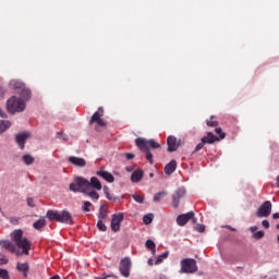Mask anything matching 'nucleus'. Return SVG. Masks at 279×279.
I'll list each match as a JSON object with an SVG mask.
<instances>
[{"label": "nucleus", "mask_w": 279, "mask_h": 279, "mask_svg": "<svg viewBox=\"0 0 279 279\" xmlns=\"http://www.w3.org/2000/svg\"><path fill=\"white\" fill-rule=\"evenodd\" d=\"M50 279H60V276L54 275L53 277H51Z\"/></svg>", "instance_id": "obj_54"}, {"label": "nucleus", "mask_w": 279, "mask_h": 279, "mask_svg": "<svg viewBox=\"0 0 279 279\" xmlns=\"http://www.w3.org/2000/svg\"><path fill=\"white\" fill-rule=\"evenodd\" d=\"M178 169V162L175 160H171L169 163L165 167V173L166 175H171Z\"/></svg>", "instance_id": "obj_20"}, {"label": "nucleus", "mask_w": 279, "mask_h": 279, "mask_svg": "<svg viewBox=\"0 0 279 279\" xmlns=\"http://www.w3.org/2000/svg\"><path fill=\"white\" fill-rule=\"evenodd\" d=\"M149 178H154V173H150V174H149Z\"/></svg>", "instance_id": "obj_58"}, {"label": "nucleus", "mask_w": 279, "mask_h": 279, "mask_svg": "<svg viewBox=\"0 0 279 279\" xmlns=\"http://www.w3.org/2000/svg\"><path fill=\"white\" fill-rule=\"evenodd\" d=\"M162 197H167V192H158L154 195V202H160Z\"/></svg>", "instance_id": "obj_33"}, {"label": "nucleus", "mask_w": 279, "mask_h": 279, "mask_svg": "<svg viewBox=\"0 0 279 279\" xmlns=\"http://www.w3.org/2000/svg\"><path fill=\"white\" fill-rule=\"evenodd\" d=\"M184 195H186V189L184 187H179L173 196H172V204L174 206V208H178V206H180V199H182V197H184Z\"/></svg>", "instance_id": "obj_11"}, {"label": "nucleus", "mask_w": 279, "mask_h": 279, "mask_svg": "<svg viewBox=\"0 0 279 279\" xmlns=\"http://www.w3.org/2000/svg\"><path fill=\"white\" fill-rule=\"evenodd\" d=\"M262 226L266 229H269V220H263Z\"/></svg>", "instance_id": "obj_48"}, {"label": "nucleus", "mask_w": 279, "mask_h": 279, "mask_svg": "<svg viewBox=\"0 0 279 279\" xmlns=\"http://www.w3.org/2000/svg\"><path fill=\"white\" fill-rule=\"evenodd\" d=\"M132 197L135 202H137V204H143V202H145V196L141 194H133Z\"/></svg>", "instance_id": "obj_34"}, {"label": "nucleus", "mask_w": 279, "mask_h": 279, "mask_svg": "<svg viewBox=\"0 0 279 279\" xmlns=\"http://www.w3.org/2000/svg\"><path fill=\"white\" fill-rule=\"evenodd\" d=\"M0 247H3L4 250H8L12 254H16L17 256L20 254L19 250H16V245L10 242V240H1Z\"/></svg>", "instance_id": "obj_15"}, {"label": "nucleus", "mask_w": 279, "mask_h": 279, "mask_svg": "<svg viewBox=\"0 0 279 279\" xmlns=\"http://www.w3.org/2000/svg\"><path fill=\"white\" fill-rule=\"evenodd\" d=\"M27 206H31V208H34L36 206L34 198H27Z\"/></svg>", "instance_id": "obj_45"}, {"label": "nucleus", "mask_w": 279, "mask_h": 279, "mask_svg": "<svg viewBox=\"0 0 279 279\" xmlns=\"http://www.w3.org/2000/svg\"><path fill=\"white\" fill-rule=\"evenodd\" d=\"M135 145L142 151H149V149H160V144L156 142V140H145L143 137H138L135 140Z\"/></svg>", "instance_id": "obj_3"}, {"label": "nucleus", "mask_w": 279, "mask_h": 279, "mask_svg": "<svg viewBox=\"0 0 279 279\" xmlns=\"http://www.w3.org/2000/svg\"><path fill=\"white\" fill-rule=\"evenodd\" d=\"M0 278L1 279H10V272L7 269H0Z\"/></svg>", "instance_id": "obj_38"}, {"label": "nucleus", "mask_w": 279, "mask_h": 279, "mask_svg": "<svg viewBox=\"0 0 279 279\" xmlns=\"http://www.w3.org/2000/svg\"><path fill=\"white\" fill-rule=\"evenodd\" d=\"M144 172L142 169H137L131 174V182H141L143 180Z\"/></svg>", "instance_id": "obj_21"}, {"label": "nucleus", "mask_w": 279, "mask_h": 279, "mask_svg": "<svg viewBox=\"0 0 279 279\" xmlns=\"http://www.w3.org/2000/svg\"><path fill=\"white\" fill-rule=\"evenodd\" d=\"M159 279H167V277H165V276H161Z\"/></svg>", "instance_id": "obj_57"}, {"label": "nucleus", "mask_w": 279, "mask_h": 279, "mask_svg": "<svg viewBox=\"0 0 279 279\" xmlns=\"http://www.w3.org/2000/svg\"><path fill=\"white\" fill-rule=\"evenodd\" d=\"M101 117H104V108L99 107L98 110L93 114L89 123H97L99 128H106V121H104Z\"/></svg>", "instance_id": "obj_10"}, {"label": "nucleus", "mask_w": 279, "mask_h": 279, "mask_svg": "<svg viewBox=\"0 0 279 279\" xmlns=\"http://www.w3.org/2000/svg\"><path fill=\"white\" fill-rule=\"evenodd\" d=\"M97 228L100 230V232H106L108 230V227H106V223H104V220H98Z\"/></svg>", "instance_id": "obj_35"}, {"label": "nucleus", "mask_w": 279, "mask_h": 279, "mask_svg": "<svg viewBox=\"0 0 279 279\" xmlns=\"http://www.w3.org/2000/svg\"><path fill=\"white\" fill-rule=\"evenodd\" d=\"M168 151H178L180 147V142H178V137L170 135L167 138Z\"/></svg>", "instance_id": "obj_13"}, {"label": "nucleus", "mask_w": 279, "mask_h": 279, "mask_svg": "<svg viewBox=\"0 0 279 279\" xmlns=\"http://www.w3.org/2000/svg\"><path fill=\"white\" fill-rule=\"evenodd\" d=\"M202 141L205 144L207 143L208 145H213V143H216V141H219V138H217V136H215L213 133H207V136H204Z\"/></svg>", "instance_id": "obj_24"}, {"label": "nucleus", "mask_w": 279, "mask_h": 279, "mask_svg": "<svg viewBox=\"0 0 279 279\" xmlns=\"http://www.w3.org/2000/svg\"><path fill=\"white\" fill-rule=\"evenodd\" d=\"M148 264L153 265L151 259L148 260Z\"/></svg>", "instance_id": "obj_59"}, {"label": "nucleus", "mask_w": 279, "mask_h": 279, "mask_svg": "<svg viewBox=\"0 0 279 279\" xmlns=\"http://www.w3.org/2000/svg\"><path fill=\"white\" fill-rule=\"evenodd\" d=\"M207 125L209 128H217V122H215V121H207Z\"/></svg>", "instance_id": "obj_47"}, {"label": "nucleus", "mask_w": 279, "mask_h": 279, "mask_svg": "<svg viewBox=\"0 0 279 279\" xmlns=\"http://www.w3.org/2000/svg\"><path fill=\"white\" fill-rule=\"evenodd\" d=\"M277 240H278V243H279V235H278Z\"/></svg>", "instance_id": "obj_61"}, {"label": "nucleus", "mask_w": 279, "mask_h": 279, "mask_svg": "<svg viewBox=\"0 0 279 279\" xmlns=\"http://www.w3.org/2000/svg\"><path fill=\"white\" fill-rule=\"evenodd\" d=\"M113 275H106V274H102L100 277H95V279H107V278H112Z\"/></svg>", "instance_id": "obj_46"}, {"label": "nucleus", "mask_w": 279, "mask_h": 279, "mask_svg": "<svg viewBox=\"0 0 279 279\" xmlns=\"http://www.w3.org/2000/svg\"><path fill=\"white\" fill-rule=\"evenodd\" d=\"M204 145H206V144H205L204 141L202 140V142L196 145L194 151H201V149H204Z\"/></svg>", "instance_id": "obj_42"}, {"label": "nucleus", "mask_w": 279, "mask_h": 279, "mask_svg": "<svg viewBox=\"0 0 279 279\" xmlns=\"http://www.w3.org/2000/svg\"><path fill=\"white\" fill-rule=\"evenodd\" d=\"M197 271V262L193 258L181 260V274H195Z\"/></svg>", "instance_id": "obj_5"}, {"label": "nucleus", "mask_w": 279, "mask_h": 279, "mask_svg": "<svg viewBox=\"0 0 279 279\" xmlns=\"http://www.w3.org/2000/svg\"><path fill=\"white\" fill-rule=\"evenodd\" d=\"M254 239H263L265 236V231H257L253 234Z\"/></svg>", "instance_id": "obj_40"}, {"label": "nucleus", "mask_w": 279, "mask_h": 279, "mask_svg": "<svg viewBox=\"0 0 279 279\" xmlns=\"http://www.w3.org/2000/svg\"><path fill=\"white\" fill-rule=\"evenodd\" d=\"M195 230L196 232H204L206 230V227L204 225H196Z\"/></svg>", "instance_id": "obj_43"}, {"label": "nucleus", "mask_w": 279, "mask_h": 279, "mask_svg": "<svg viewBox=\"0 0 279 279\" xmlns=\"http://www.w3.org/2000/svg\"><path fill=\"white\" fill-rule=\"evenodd\" d=\"M69 162H71V165H74V167H86V159L84 158L71 156L69 157Z\"/></svg>", "instance_id": "obj_18"}, {"label": "nucleus", "mask_w": 279, "mask_h": 279, "mask_svg": "<svg viewBox=\"0 0 279 279\" xmlns=\"http://www.w3.org/2000/svg\"><path fill=\"white\" fill-rule=\"evenodd\" d=\"M96 175H98V178H102V180H105V182H108L109 184H112V182H114V175L106 170L96 171Z\"/></svg>", "instance_id": "obj_16"}, {"label": "nucleus", "mask_w": 279, "mask_h": 279, "mask_svg": "<svg viewBox=\"0 0 279 279\" xmlns=\"http://www.w3.org/2000/svg\"><path fill=\"white\" fill-rule=\"evenodd\" d=\"M106 217H108V210H106L105 206H101L98 219H99V221H104V219H106Z\"/></svg>", "instance_id": "obj_28"}, {"label": "nucleus", "mask_w": 279, "mask_h": 279, "mask_svg": "<svg viewBox=\"0 0 279 279\" xmlns=\"http://www.w3.org/2000/svg\"><path fill=\"white\" fill-rule=\"evenodd\" d=\"M27 101H29V98H27V96H13L7 101V110L11 114H14L16 112H23V110L27 108Z\"/></svg>", "instance_id": "obj_2"}, {"label": "nucleus", "mask_w": 279, "mask_h": 279, "mask_svg": "<svg viewBox=\"0 0 279 279\" xmlns=\"http://www.w3.org/2000/svg\"><path fill=\"white\" fill-rule=\"evenodd\" d=\"M256 215L259 218L269 217V215H271V202L270 201L264 202L257 209Z\"/></svg>", "instance_id": "obj_9"}, {"label": "nucleus", "mask_w": 279, "mask_h": 279, "mask_svg": "<svg viewBox=\"0 0 279 279\" xmlns=\"http://www.w3.org/2000/svg\"><path fill=\"white\" fill-rule=\"evenodd\" d=\"M277 187L279 189V175L277 177Z\"/></svg>", "instance_id": "obj_55"}, {"label": "nucleus", "mask_w": 279, "mask_h": 279, "mask_svg": "<svg viewBox=\"0 0 279 279\" xmlns=\"http://www.w3.org/2000/svg\"><path fill=\"white\" fill-rule=\"evenodd\" d=\"M88 180L84 177H77L74 181L70 184V191L72 193H85L88 189Z\"/></svg>", "instance_id": "obj_4"}, {"label": "nucleus", "mask_w": 279, "mask_h": 279, "mask_svg": "<svg viewBox=\"0 0 279 279\" xmlns=\"http://www.w3.org/2000/svg\"><path fill=\"white\" fill-rule=\"evenodd\" d=\"M88 189H93L94 191H101L104 186L101 185V181H99L97 177H92L88 181Z\"/></svg>", "instance_id": "obj_17"}, {"label": "nucleus", "mask_w": 279, "mask_h": 279, "mask_svg": "<svg viewBox=\"0 0 279 279\" xmlns=\"http://www.w3.org/2000/svg\"><path fill=\"white\" fill-rule=\"evenodd\" d=\"M132 270V260L130 257L121 259L119 271L123 278H130V271Z\"/></svg>", "instance_id": "obj_7"}, {"label": "nucleus", "mask_w": 279, "mask_h": 279, "mask_svg": "<svg viewBox=\"0 0 279 279\" xmlns=\"http://www.w3.org/2000/svg\"><path fill=\"white\" fill-rule=\"evenodd\" d=\"M126 171H132V168H130V167H126Z\"/></svg>", "instance_id": "obj_56"}, {"label": "nucleus", "mask_w": 279, "mask_h": 279, "mask_svg": "<svg viewBox=\"0 0 279 279\" xmlns=\"http://www.w3.org/2000/svg\"><path fill=\"white\" fill-rule=\"evenodd\" d=\"M145 245L147 250H153V254L156 252V243L153 240H147Z\"/></svg>", "instance_id": "obj_32"}, {"label": "nucleus", "mask_w": 279, "mask_h": 279, "mask_svg": "<svg viewBox=\"0 0 279 279\" xmlns=\"http://www.w3.org/2000/svg\"><path fill=\"white\" fill-rule=\"evenodd\" d=\"M272 219H279V213H275V214L272 215Z\"/></svg>", "instance_id": "obj_51"}, {"label": "nucleus", "mask_w": 279, "mask_h": 279, "mask_svg": "<svg viewBox=\"0 0 279 279\" xmlns=\"http://www.w3.org/2000/svg\"><path fill=\"white\" fill-rule=\"evenodd\" d=\"M58 138H63V141H66V137H63L61 133L58 134Z\"/></svg>", "instance_id": "obj_53"}, {"label": "nucleus", "mask_w": 279, "mask_h": 279, "mask_svg": "<svg viewBox=\"0 0 279 279\" xmlns=\"http://www.w3.org/2000/svg\"><path fill=\"white\" fill-rule=\"evenodd\" d=\"M90 206H93V203L85 201L83 205V213H90Z\"/></svg>", "instance_id": "obj_36"}, {"label": "nucleus", "mask_w": 279, "mask_h": 279, "mask_svg": "<svg viewBox=\"0 0 279 279\" xmlns=\"http://www.w3.org/2000/svg\"><path fill=\"white\" fill-rule=\"evenodd\" d=\"M154 221V214H147L143 217V222L145 226H149Z\"/></svg>", "instance_id": "obj_29"}, {"label": "nucleus", "mask_w": 279, "mask_h": 279, "mask_svg": "<svg viewBox=\"0 0 279 279\" xmlns=\"http://www.w3.org/2000/svg\"><path fill=\"white\" fill-rule=\"evenodd\" d=\"M102 191H104L107 199H109V201L114 199V196H112V194H110V187H108V185H104Z\"/></svg>", "instance_id": "obj_30"}, {"label": "nucleus", "mask_w": 279, "mask_h": 279, "mask_svg": "<svg viewBox=\"0 0 279 279\" xmlns=\"http://www.w3.org/2000/svg\"><path fill=\"white\" fill-rule=\"evenodd\" d=\"M22 160H24V163L27 166L34 165V158L32 157V155H24L22 157Z\"/></svg>", "instance_id": "obj_31"}, {"label": "nucleus", "mask_w": 279, "mask_h": 279, "mask_svg": "<svg viewBox=\"0 0 279 279\" xmlns=\"http://www.w3.org/2000/svg\"><path fill=\"white\" fill-rule=\"evenodd\" d=\"M10 88H13L14 90H19L21 96H26V99H31L32 92L27 87H25V84L21 81L12 80L9 83Z\"/></svg>", "instance_id": "obj_6"}, {"label": "nucleus", "mask_w": 279, "mask_h": 279, "mask_svg": "<svg viewBox=\"0 0 279 279\" xmlns=\"http://www.w3.org/2000/svg\"><path fill=\"white\" fill-rule=\"evenodd\" d=\"M46 216L50 221H59L60 211L48 210Z\"/></svg>", "instance_id": "obj_25"}, {"label": "nucleus", "mask_w": 279, "mask_h": 279, "mask_svg": "<svg viewBox=\"0 0 279 279\" xmlns=\"http://www.w3.org/2000/svg\"><path fill=\"white\" fill-rule=\"evenodd\" d=\"M251 232L254 234L256 230H258V227L254 226L250 228Z\"/></svg>", "instance_id": "obj_50"}, {"label": "nucleus", "mask_w": 279, "mask_h": 279, "mask_svg": "<svg viewBox=\"0 0 279 279\" xmlns=\"http://www.w3.org/2000/svg\"><path fill=\"white\" fill-rule=\"evenodd\" d=\"M167 256H169V252H166V253L159 255L158 258H157V260L155 262V265H160V263H162V260H163L165 258H167Z\"/></svg>", "instance_id": "obj_37"}, {"label": "nucleus", "mask_w": 279, "mask_h": 279, "mask_svg": "<svg viewBox=\"0 0 279 279\" xmlns=\"http://www.w3.org/2000/svg\"><path fill=\"white\" fill-rule=\"evenodd\" d=\"M0 265H8V257L3 254H0Z\"/></svg>", "instance_id": "obj_41"}, {"label": "nucleus", "mask_w": 279, "mask_h": 279, "mask_svg": "<svg viewBox=\"0 0 279 279\" xmlns=\"http://www.w3.org/2000/svg\"><path fill=\"white\" fill-rule=\"evenodd\" d=\"M125 156H126V160L134 159V154H132V153H126Z\"/></svg>", "instance_id": "obj_49"}, {"label": "nucleus", "mask_w": 279, "mask_h": 279, "mask_svg": "<svg viewBox=\"0 0 279 279\" xmlns=\"http://www.w3.org/2000/svg\"><path fill=\"white\" fill-rule=\"evenodd\" d=\"M29 138V133H20L16 135V143L20 145L21 149H25V141Z\"/></svg>", "instance_id": "obj_19"}, {"label": "nucleus", "mask_w": 279, "mask_h": 279, "mask_svg": "<svg viewBox=\"0 0 279 279\" xmlns=\"http://www.w3.org/2000/svg\"><path fill=\"white\" fill-rule=\"evenodd\" d=\"M10 236L13 243H15L16 247L22 250L23 254H29V250H32V241L23 235V230L16 229L11 232Z\"/></svg>", "instance_id": "obj_1"}, {"label": "nucleus", "mask_w": 279, "mask_h": 279, "mask_svg": "<svg viewBox=\"0 0 279 279\" xmlns=\"http://www.w3.org/2000/svg\"><path fill=\"white\" fill-rule=\"evenodd\" d=\"M277 230H279V225H277Z\"/></svg>", "instance_id": "obj_60"}, {"label": "nucleus", "mask_w": 279, "mask_h": 279, "mask_svg": "<svg viewBox=\"0 0 279 279\" xmlns=\"http://www.w3.org/2000/svg\"><path fill=\"white\" fill-rule=\"evenodd\" d=\"M16 269L21 274H23L24 278H27V271H29V264L27 263H17Z\"/></svg>", "instance_id": "obj_22"}, {"label": "nucleus", "mask_w": 279, "mask_h": 279, "mask_svg": "<svg viewBox=\"0 0 279 279\" xmlns=\"http://www.w3.org/2000/svg\"><path fill=\"white\" fill-rule=\"evenodd\" d=\"M215 132L220 135V138H226V133H222L221 128H217Z\"/></svg>", "instance_id": "obj_44"}, {"label": "nucleus", "mask_w": 279, "mask_h": 279, "mask_svg": "<svg viewBox=\"0 0 279 279\" xmlns=\"http://www.w3.org/2000/svg\"><path fill=\"white\" fill-rule=\"evenodd\" d=\"M194 218H195V214L193 211H189L186 214H182L178 216L177 223L178 226H186V223H189V221H191V219H194Z\"/></svg>", "instance_id": "obj_12"}, {"label": "nucleus", "mask_w": 279, "mask_h": 279, "mask_svg": "<svg viewBox=\"0 0 279 279\" xmlns=\"http://www.w3.org/2000/svg\"><path fill=\"white\" fill-rule=\"evenodd\" d=\"M59 223H66L71 226L73 223V216L68 210L59 213Z\"/></svg>", "instance_id": "obj_14"}, {"label": "nucleus", "mask_w": 279, "mask_h": 279, "mask_svg": "<svg viewBox=\"0 0 279 279\" xmlns=\"http://www.w3.org/2000/svg\"><path fill=\"white\" fill-rule=\"evenodd\" d=\"M45 225H46L45 218H40L39 220L34 222L33 228H35V230H40L41 228H45Z\"/></svg>", "instance_id": "obj_26"}, {"label": "nucleus", "mask_w": 279, "mask_h": 279, "mask_svg": "<svg viewBox=\"0 0 279 279\" xmlns=\"http://www.w3.org/2000/svg\"><path fill=\"white\" fill-rule=\"evenodd\" d=\"M0 117L3 119L5 117V112H3L2 109H0Z\"/></svg>", "instance_id": "obj_52"}, {"label": "nucleus", "mask_w": 279, "mask_h": 279, "mask_svg": "<svg viewBox=\"0 0 279 279\" xmlns=\"http://www.w3.org/2000/svg\"><path fill=\"white\" fill-rule=\"evenodd\" d=\"M11 125L12 123H10V121H0V134H3Z\"/></svg>", "instance_id": "obj_27"}, {"label": "nucleus", "mask_w": 279, "mask_h": 279, "mask_svg": "<svg viewBox=\"0 0 279 279\" xmlns=\"http://www.w3.org/2000/svg\"><path fill=\"white\" fill-rule=\"evenodd\" d=\"M84 195L93 199V202H97L99 199V193L97 192V190H90V187L87 189L86 192H84Z\"/></svg>", "instance_id": "obj_23"}, {"label": "nucleus", "mask_w": 279, "mask_h": 279, "mask_svg": "<svg viewBox=\"0 0 279 279\" xmlns=\"http://www.w3.org/2000/svg\"><path fill=\"white\" fill-rule=\"evenodd\" d=\"M145 154H146V160H148L150 165H154V155H151L149 150H146Z\"/></svg>", "instance_id": "obj_39"}, {"label": "nucleus", "mask_w": 279, "mask_h": 279, "mask_svg": "<svg viewBox=\"0 0 279 279\" xmlns=\"http://www.w3.org/2000/svg\"><path fill=\"white\" fill-rule=\"evenodd\" d=\"M125 219V214L119 213L111 216V230L112 232H119L121 230V222Z\"/></svg>", "instance_id": "obj_8"}]
</instances>
